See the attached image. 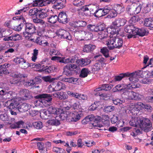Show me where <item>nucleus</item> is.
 Listing matches in <instances>:
<instances>
[{"label": "nucleus", "mask_w": 153, "mask_h": 153, "mask_svg": "<svg viewBox=\"0 0 153 153\" xmlns=\"http://www.w3.org/2000/svg\"><path fill=\"white\" fill-rule=\"evenodd\" d=\"M105 42L109 49L112 50L121 48L123 45V40L122 39L116 36L109 38Z\"/></svg>", "instance_id": "1"}, {"label": "nucleus", "mask_w": 153, "mask_h": 153, "mask_svg": "<svg viewBox=\"0 0 153 153\" xmlns=\"http://www.w3.org/2000/svg\"><path fill=\"white\" fill-rule=\"evenodd\" d=\"M52 95L48 94H41L35 96L34 97L37 100L34 101L35 105H44L48 102H50L52 100Z\"/></svg>", "instance_id": "2"}, {"label": "nucleus", "mask_w": 153, "mask_h": 153, "mask_svg": "<svg viewBox=\"0 0 153 153\" xmlns=\"http://www.w3.org/2000/svg\"><path fill=\"white\" fill-rule=\"evenodd\" d=\"M127 20L123 18H118L112 22L110 26V28L113 29V32L115 34H119L120 31L119 27L124 25L126 23Z\"/></svg>", "instance_id": "3"}, {"label": "nucleus", "mask_w": 153, "mask_h": 153, "mask_svg": "<svg viewBox=\"0 0 153 153\" xmlns=\"http://www.w3.org/2000/svg\"><path fill=\"white\" fill-rule=\"evenodd\" d=\"M20 19L23 20V23H25V33L27 34L28 37H30L31 35L32 36H34V35H36L35 34L36 28L35 26L32 23H26V21L25 18L21 16L20 18Z\"/></svg>", "instance_id": "4"}, {"label": "nucleus", "mask_w": 153, "mask_h": 153, "mask_svg": "<svg viewBox=\"0 0 153 153\" xmlns=\"http://www.w3.org/2000/svg\"><path fill=\"white\" fill-rule=\"evenodd\" d=\"M139 128L142 130L147 132L150 131L152 128V123L148 118H143L140 119Z\"/></svg>", "instance_id": "5"}, {"label": "nucleus", "mask_w": 153, "mask_h": 153, "mask_svg": "<svg viewBox=\"0 0 153 153\" xmlns=\"http://www.w3.org/2000/svg\"><path fill=\"white\" fill-rule=\"evenodd\" d=\"M143 73V71L141 70L131 73H127L126 74V76L129 77V79L130 81L136 82L138 81L139 78L143 77L142 74Z\"/></svg>", "instance_id": "6"}, {"label": "nucleus", "mask_w": 153, "mask_h": 153, "mask_svg": "<svg viewBox=\"0 0 153 153\" xmlns=\"http://www.w3.org/2000/svg\"><path fill=\"white\" fill-rule=\"evenodd\" d=\"M129 109V111L132 115H137L140 111L141 107L143 108L144 110L149 112H151L152 111V107L151 106H141V107H139V106H131Z\"/></svg>", "instance_id": "7"}, {"label": "nucleus", "mask_w": 153, "mask_h": 153, "mask_svg": "<svg viewBox=\"0 0 153 153\" xmlns=\"http://www.w3.org/2000/svg\"><path fill=\"white\" fill-rule=\"evenodd\" d=\"M83 115L82 112L80 111H77L76 110L73 113H69V119L71 121L76 122L79 120L81 117Z\"/></svg>", "instance_id": "8"}, {"label": "nucleus", "mask_w": 153, "mask_h": 153, "mask_svg": "<svg viewBox=\"0 0 153 153\" xmlns=\"http://www.w3.org/2000/svg\"><path fill=\"white\" fill-rule=\"evenodd\" d=\"M67 0H52L51 1L52 4H54V8L59 9L63 8L65 7Z\"/></svg>", "instance_id": "9"}, {"label": "nucleus", "mask_w": 153, "mask_h": 153, "mask_svg": "<svg viewBox=\"0 0 153 153\" xmlns=\"http://www.w3.org/2000/svg\"><path fill=\"white\" fill-rule=\"evenodd\" d=\"M52 0H34L33 1L31 4L33 7H42L45 6L46 4V1L47 4H50L51 3V1Z\"/></svg>", "instance_id": "10"}, {"label": "nucleus", "mask_w": 153, "mask_h": 153, "mask_svg": "<svg viewBox=\"0 0 153 153\" xmlns=\"http://www.w3.org/2000/svg\"><path fill=\"white\" fill-rule=\"evenodd\" d=\"M52 85L55 86L54 87H53L52 88L53 91H56L61 90H64L66 88V85L60 81L55 82L54 83L52 84Z\"/></svg>", "instance_id": "11"}, {"label": "nucleus", "mask_w": 153, "mask_h": 153, "mask_svg": "<svg viewBox=\"0 0 153 153\" xmlns=\"http://www.w3.org/2000/svg\"><path fill=\"white\" fill-rule=\"evenodd\" d=\"M13 61L16 64H21V68H22L25 69L29 66L28 63L23 58L19 57H16L14 59Z\"/></svg>", "instance_id": "12"}, {"label": "nucleus", "mask_w": 153, "mask_h": 153, "mask_svg": "<svg viewBox=\"0 0 153 153\" xmlns=\"http://www.w3.org/2000/svg\"><path fill=\"white\" fill-rule=\"evenodd\" d=\"M101 117L99 116H97L95 117L94 118V123H93V125L95 127H98L100 128H101L100 129V130H105V129L104 128L103 126L100 124V122L101 120Z\"/></svg>", "instance_id": "13"}, {"label": "nucleus", "mask_w": 153, "mask_h": 153, "mask_svg": "<svg viewBox=\"0 0 153 153\" xmlns=\"http://www.w3.org/2000/svg\"><path fill=\"white\" fill-rule=\"evenodd\" d=\"M125 94L128 95V98L130 100H137L140 98L141 95L138 93L133 91L125 92Z\"/></svg>", "instance_id": "14"}, {"label": "nucleus", "mask_w": 153, "mask_h": 153, "mask_svg": "<svg viewBox=\"0 0 153 153\" xmlns=\"http://www.w3.org/2000/svg\"><path fill=\"white\" fill-rule=\"evenodd\" d=\"M58 17V20L59 22L64 24L68 22L67 16L65 12H61L59 14Z\"/></svg>", "instance_id": "15"}, {"label": "nucleus", "mask_w": 153, "mask_h": 153, "mask_svg": "<svg viewBox=\"0 0 153 153\" xmlns=\"http://www.w3.org/2000/svg\"><path fill=\"white\" fill-rule=\"evenodd\" d=\"M87 10H88V8H87V6H84L78 10V13L80 18H83L89 15L86 13Z\"/></svg>", "instance_id": "16"}, {"label": "nucleus", "mask_w": 153, "mask_h": 153, "mask_svg": "<svg viewBox=\"0 0 153 153\" xmlns=\"http://www.w3.org/2000/svg\"><path fill=\"white\" fill-rule=\"evenodd\" d=\"M57 115H59V117L60 118V120H64L66 119L67 120H69V113L67 111H63V109H61V111H59Z\"/></svg>", "instance_id": "17"}, {"label": "nucleus", "mask_w": 153, "mask_h": 153, "mask_svg": "<svg viewBox=\"0 0 153 153\" xmlns=\"http://www.w3.org/2000/svg\"><path fill=\"white\" fill-rule=\"evenodd\" d=\"M91 60L87 58H81L78 59L77 63L79 65L84 66L89 64L91 62Z\"/></svg>", "instance_id": "18"}, {"label": "nucleus", "mask_w": 153, "mask_h": 153, "mask_svg": "<svg viewBox=\"0 0 153 153\" xmlns=\"http://www.w3.org/2000/svg\"><path fill=\"white\" fill-rule=\"evenodd\" d=\"M96 60L97 63H99L100 64L101 67L105 66L106 64L105 59L102 57L100 55H97L94 56Z\"/></svg>", "instance_id": "19"}, {"label": "nucleus", "mask_w": 153, "mask_h": 153, "mask_svg": "<svg viewBox=\"0 0 153 153\" xmlns=\"http://www.w3.org/2000/svg\"><path fill=\"white\" fill-rule=\"evenodd\" d=\"M38 16L40 19H44L47 17L48 15L47 10L45 9H39Z\"/></svg>", "instance_id": "20"}, {"label": "nucleus", "mask_w": 153, "mask_h": 153, "mask_svg": "<svg viewBox=\"0 0 153 153\" xmlns=\"http://www.w3.org/2000/svg\"><path fill=\"white\" fill-rule=\"evenodd\" d=\"M140 119L137 117H132L129 122L130 125L131 126L139 127Z\"/></svg>", "instance_id": "21"}, {"label": "nucleus", "mask_w": 153, "mask_h": 153, "mask_svg": "<svg viewBox=\"0 0 153 153\" xmlns=\"http://www.w3.org/2000/svg\"><path fill=\"white\" fill-rule=\"evenodd\" d=\"M68 65L72 71H73L74 74H77L80 72V69L79 66L73 63L68 64Z\"/></svg>", "instance_id": "22"}, {"label": "nucleus", "mask_w": 153, "mask_h": 153, "mask_svg": "<svg viewBox=\"0 0 153 153\" xmlns=\"http://www.w3.org/2000/svg\"><path fill=\"white\" fill-rule=\"evenodd\" d=\"M54 97L60 100L64 99L66 98V94L63 91H59L53 93L52 94Z\"/></svg>", "instance_id": "23"}, {"label": "nucleus", "mask_w": 153, "mask_h": 153, "mask_svg": "<svg viewBox=\"0 0 153 153\" xmlns=\"http://www.w3.org/2000/svg\"><path fill=\"white\" fill-rule=\"evenodd\" d=\"M136 27L133 25H130L125 26V31L129 33L135 34V33Z\"/></svg>", "instance_id": "24"}, {"label": "nucleus", "mask_w": 153, "mask_h": 153, "mask_svg": "<svg viewBox=\"0 0 153 153\" xmlns=\"http://www.w3.org/2000/svg\"><path fill=\"white\" fill-rule=\"evenodd\" d=\"M113 9L119 14L121 13L124 10V7L122 4H115L114 5Z\"/></svg>", "instance_id": "25"}, {"label": "nucleus", "mask_w": 153, "mask_h": 153, "mask_svg": "<svg viewBox=\"0 0 153 153\" xmlns=\"http://www.w3.org/2000/svg\"><path fill=\"white\" fill-rule=\"evenodd\" d=\"M148 33L147 31L144 28L139 29L138 28H136L135 33V34L136 35L143 36L147 35Z\"/></svg>", "instance_id": "26"}, {"label": "nucleus", "mask_w": 153, "mask_h": 153, "mask_svg": "<svg viewBox=\"0 0 153 153\" xmlns=\"http://www.w3.org/2000/svg\"><path fill=\"white\" fill-rule=\"evenodd\" d=\"M96 46L94 45H86L83 47V51L84 52H89L93 51L96 48Z\"/></svg>", "instance_id": "27"}, {"label": "nucleus", "mask_w": 153, "mask_h": 153, "mask_svg": "<svg viewBox=\"0 0 153 153\" xmlns=\"http://www.w3.org/2000/svg\"><path fill=\"white\" fill-rule=\"evenodd\" d=\"M37 144L39 149L41 150V153H48L47 148L45 147L44 143L43 142H38Z\"/></svg>", "instance_id": "28"}, {"label": "nucleus", "mask_w": 153, "mask_h": 153, "mask_svg": "<svg viewBox=\"0 0 153 153\" xmlns=\"http://www.w3.org/2000/svg\"><path fill=\"white\" fill-rule=\"evenodd\" d=\"M17 99H13L10 100H9L7 101L3 102L4 104H2L3 105H19L20 104L19 102H17Z\"/></svg>", "instance_id": "29"}, {"label": "nucleus", "mask_w": 153, "mask_h": 153, "mask_svg": "<svg viewBox=\"0 0 153 153\" xmlns=\"http://www.w3.org/2000/svg\"><path fill=\"white\" fill-rule=\"evenodd\" d=\"M24 123V122L23 121H19L15 123H13L12 125L10 126L9 128L12 129L20 128L23 125Z\"/></svg>", "instance_id": "30"}, {"label": "nucleus", "mask_w": 153, "mask_h": 153, "mask_svg": "<svg viewBox=\"0 0 153 153\" xmlns=\"http://www.w3.org/2000/svg\"><path fill=\"white\" fill-rule=\"evenodd\" d=\"M47 111L50 114H59V111H61V108H57L53 107L52 106L50 107L48 109Z\"/></svg>", "instance_id": "31"}, {"label": "nucleus", "mask_w": 153, "mask_h": 153, "mask_svg": "<svg viewBox=\"0 0 153 153\" xmlns=\"http://www.w3.org/2000/svg\"><path fill=\"white\" fill-rule=\"evenodd\" d=\"M62 81L71 83L73 84H75L78 80V79L76 78H74L73 77L70 78H64L62 80Z\"/></svg>", "instance_id": "32"}, {"label": "nucleus", "mask_w": 153, "mask_h": 153, "mask_svg": "<svg viewBox=\"0 0 153 153\" xmlns=\"http://www.w3.org/2000/svg\"><path fill=\"white\" fill-rule=\"evenodd\" d=\"M136 1L134 2L132 4L133 7L134 8V14H137L140 12L141 9V6L140 4H138L136 3Z\"/></svg>", "instance_id": "33"}, {"label": "nucleus", "mask_w": 153, "mask_h": 153, "mask_svg": "<svg viewBox=\"0 0 153 153\" xmlns=\"http://www.w3.org/2000/svg\"><path fill=\"white\" fill-rule=\"evenodd\" d=\"M90 71L87 68H83L81 71L79 76L81 78H85L87 77L88 74H90Z\"/></svg>", "instance_id": "34"}, {"label": "nucleus", "mask_w": 153, "mask_h": 153, "mask_svg": "<svg viewBox=\"0 0 153 153\" xmlns=\"http://www.w3.org/2000/svg\"><path fill=\"white\" fill-rule=\"evenodd\" d=\"M20 93L21 95L24 96V99L25 100H27L28 98L30 97L29 91L27 89L21 90Z\"/></svg>", "instance_id": "35"}, {"label": "nucleus", "mask_w": 153, "mask_h": 153, "mask_svg": "<svg viewBox=\"0 0 153 153\" xmlns=\"http://www.w3.org/2000/svg\"><path fill=\"white\" fill-rule=\"evenodd\" d=\"M125 84H118L117 85L115 88H113V91L114 92L117 91H120L122 90H125Z\"/></svg>", "instance_id": "36"}, {"label": "nucleus", "mask_w": 153, "mask_h": 153, "mask_svg": "<svg viewBox=\"0 0 153 153\" xmlns=\"http://www.w3.org/2000/svg\"><path fill=\"white\" fill-rule=\"evenodd\" d=\"M42 68L41 70V71H43L45 73H50L53 70L52 66H42Z\"/></svg>", "instance_id": "37"}, {"label": "nucleus", "mask_w": 153, "mask_h": 153, "mask_svg": "<svg viewBox=\"0 0 153 153\" xmlns=\"http://www.w3.org/2000/svg\"><path fill=\"white\" fill-rule=\"evenodd\" d=\"M100 52L105 57L108 58L109 56V51L106 47H104L100 49Z\"/></svg>", "instance_id": "38"}, {"label": "nucleus", "mask_w": 153, "mask_h": 153, "mask_svg": "<svg viewBox=\"0 0 153 153\" xmlns=\"http://www.w3.org/2000/svg\"><path fill=\"white\" fill-rule=\"evenodd\" d=\"M99 38L102 40L103 41L105 39H106L108 36V33L105 30V31L100 32L99 33Z\"/></svg>", "instance_id": "39"}, {"label": "nucleus", "mask_w": 153, "mask_h": 153, "mask_svg": "<svg viewBox=\"0 0 153 153\" xmlns=\"http://www.w3.org/2000/svg\"><path fill=\"white\" fill-rule=\"evenodd\" d=\"M18 107H16L19 111L23 112L27 111L30 109L31 106H18Z\"/></svg>", "instance_id": "40"}, {"label": "nucleus", "mask_w": 153, "mask_h": 153, "mask_svg": "<svg viewBox=\"0 0 153 153\" xmlns=\"http://www.w3.org/2000/svg\"><path fill=\"white\" fill-rule=\"evenodd\" d=\"M102 11L104 16L108 14L111 10L113 9V7L112 6L108 5L105 7L104 8H102Z\"/></svg>", "instance_id": "41"}, {"label": "nucleus", "mask_w": 153, "mask_h": 153, "mask_svg": "<svg viewBox=\"0 0 153 153\" xmlns=\"http://www.w3.org/2000/svg\"><path fill=\"white\" fill-rule=\"evenodd\" d=\"M8 89L9 88L7 87H6L5 90H1L0 91V95H8L9 94H10V96H11L13 95V93L12 91H11L8 92Z\"/></svg>", "instance_id": "42"}, {"label": "nucleus", "mask_w": 153, "mask_h": 153, "mask_svg": "<svg viewBox=\"0 0 153 153\" xmlns=\"http://www.w3.org/2000/svg\"><path fill=\"white\" fill-rule=\"evenodd\" d=\"M4 111H8L9 110L11 114L12 115H16V113L15 112H14L12 111V109L10 108L12 107V108H16L18 106H4Z\"/></svg>", "instance_id": "43"}, {"label": "nucleus", "mask_w": 153, "mask_h": 153, "mask_svg": "<svg viewBox=\"0 0 153 153\" xmlns=\"http://www.w3.org/2000/svg\"><path fill=\"white\" fill-rule=\"evenodd\" d=\"M64 73L67 76L72 75V71L68 64L64 68Z\"/></svg>", "instance_id": "44"}, {"label": "nucleus", "mask_w": 153, "mask_h": 153, "mask_svg": "<svg viewBox=\"0 0 153 153\" xmlns=\"http://www.w3.org/2000/svg\"><path fill=\"white\" fill-rule=\"evenodd\" d=\"M75 24L76 27H84L87 25V22L85 21H78L75 22Z\"/></svg>", "instance_id": "45"}, {"label": "nucleus", "mask_w": 153, "mask_h": 153, "mask_svg": "<svg viewBox=\"0 0 153 153\" xmlns=\"http://www.w3.org/2000/svg\"><path fill=\"white\" fill-rule=\"evenodd\" d=\"M51 59L53 60L57 61L61 63H66L65 59L63 57L54 56L51 57Z\"/></svg>", "instance_id": "46"}, {"label": "nucleus", "mask_w": 153, "mask_h": 153, "mask_svg": "<svg viewBox=\"0 0 153 153\" xmlns=\"http://www.w3.org/2000/svg\"><path fill=\"white\" fill-rule=\"evenodd\" d=\"M48 21L50 23L54 24L58 20V16L56 15H52L47 18Z\"/></svg>", "instance_id": "47"}, {"label": "nucleus", "mask_w": 153, "mask_h": 153, "mask_svg": "<svg viewBox=\"0 0 153 153\" xmlns=\"http://www.w3.org/2000/svg\"><path fill=\"white\" fill-rule=\"evenodd\" d=\"M10 65L9 64L6 63L4 65H0V73L5 74L7 70L6 68L8 67Z\"/></svg>", "instance_id": "48"}, {"label": "nucleus", "mask_w": 153, "mask_h": 153, "mask_svg": "<svg viewBox=\"0 0 153 153\" xmlns=\"http://www.w3.org/2000/svg\"><path fill=\"white\" fill-rule=\"evenodd\" d=\"M94 15L95 16L97 17H100L104 16L102 8L98 9L96 10L94 13Z\"/></svg>", "instance_id": "49"}, {"label": "nucleus", "mask_w": 153, "mask_h": 153, "mask_svg": "<svg viewBox=\"0 0 153 153\" xmlns=\"http://www.w3.org/2000/svg\"><path fill=\"white\" fill-rule=\"evenodd\" d=\"M42 79L45 82L49 83H51L56 79L55 78H52L50 76H43L42 77Z\"/></svg>", "instance_id": "50"}, {"label": "nucleus", "mask_w": 153, "mask_h": 153, "mask_svg": "<svg viewBox=\"0 0 153 153\" xmlns=\"http://www.w3.org/2000/svg\"><path fill=\"white\" fill-rule=\"evenodd\" d=\"M53 151L55 153H66L65 150L63 149L57 147H53Z\"/></svg>", "instance_id": "51"}, {"label": "nucleus", "mask_w": 153, "mask_h": 153, "mask_svg": "<svg viewBox=\"0 0 153 153\" xmlns=\"http://www.w3.org/2000/svg\"><path fill=\"white\" fill-rule=\"evenodd\" d=\"M100 64L97 62L91 68V71L93 72H95L96 71H99L101 67Z\"/></svg>", "instance_id": "52"}, {"label": "nucleus", "mask_w": 153, "mask_h": 153, "mask_svg": "<svg viewBox=\"0 0 153 153\" xmlns=\"http://www.w3.org/2000/svg\"><path fill=\"white\" fill-rule=\"evenodd\" d=\"M84 3V0H74L73 2V4L77 7L82 6Z\"/></svg>", "instance_id": "53"}, {"label": "nucleus", "mask_w": 153, "mask_h": 153, "mask_svg": "<svg viewBox=\"0 0 153 153\" xmlns=\"http://www.w3.org/2000/svg\"><path fill=\"white\" fill-rule=\"evenodd\" d=\"M33 37L31 36V37H30V38L28 39L29 40L34 42H35L36 43L40 44H42V41L40 37H36V38H33Z\"/></svg>", "instance_id": "54"}, {"label": "nucleus", "mask_w": 153, "mask_h": 153, "mask_svg": "<svg viewBox=\"0 0 153 153\" xmlns=\"http://www.w3.org/2000/svg\"><path fill=\"white\" fill-rule=\"evenodd\" d=\"M87 6V8H88V10L86 11H89L90 12L91 14H94V10H95L96 8V6L94 5L89 4L88 5H86Z\"/></svg>", "instance_id": "55"}, {"label": "nucleus", "mask_w": 153, "mask_h": 153, "mask_svg": "<svg viewBox=\"0 0 153 153\" xmlns=\"http://www.w3.org/2000/svg\"><path fill=\"white\" fill-rule=\"evenodd\" d=\"M48 123L49 124L53 126H57L60 124L59 121L56 119L50 120L48 121Z\"/></svg>", "instance_id": "56"}, {"label": "nucleus", "mask_w": 153, "mask_h": 153, "mask_svg": "<svg viewBox=\"0 0 153 153\" xmlns=\"http://www.w3.org/2000/svg\"><path fill=\"white\" fill-rule=\"evenodd\" d=\"M134 8L133 7V5L131 4L130 6H127L126 8V11L130 15H133L134 14Z\"/></svg>", "instance_id": "57"}, {"label": "nucleus", "mask_w": 153, "mask_h": 153, "mask_svg": "<svg viewBox=\"0 0 153 153\" xmlns=\"http://www.w3.org/2000/svg\"><path fill=\"white\" fill-rule=\"evenodd\" d=\"M78 57H72L69 58L68 59H65L66 63L71 62L74 63L76 62L77 63V61H78Z\"/></svg>", "instance_id": "58"}, {"label": "nucleus", "mask_w": 153, "mask_h": 153, "mask_svg": "<svg viewBox=\"0 0 153 153\" xmlns=\"http://www.w3.org/2000/svg\"><path fill=\"white\" fill-rule=\"evenodd\" d=\"M34 127L37 129L41 128L42 127V123L40 121L34 122L33 123Z\"/></svg>", "instance_id": "59"}, {"label": "nucleus", "mask_w": 153, "mask_h": 153, "mask_svg": "<svg viewBox=\"0 0 153 153\" xmlns=\"http://www.w3.org/2000/svg\"><path fill=\"white\" fill-rule=\"evenodd\" d=\"M39 9H37L34 8L30 10L29 11V15L31 16L34 15H38Z\"/></svg>", "instance_id": "60"}, {"label": "nucleus", "mask_w": 153, "mask_h": 153, "mask_svg": "<svg viewBox=\"0 0 153 153\" xmlns=\"http://www.w3.org/2000/svg\"><path fill=\"white\" fill-rule=\"evenodd\" d=\"M85 31L83 30L76 31V32L75 33L74 35V36H79L85 38Z\"/></svg>", "instance_id": "61"}, {"label": "nucleus", "mask_w": 153, "mask_h": 153, "mask_svg": "<svg viewBox=\"0 0 153 153\" xmlns=\"http://www.w3.org/2000/svg\"><path fill=\"white\" fill-rule=\"evenodd\" d=\"M114 108L113 106H107L104 108V112L108 113L114 110Z\"/></svg>", "instance_id": "62"}, {"label": "nucleus", "mask_w": 153, "mask_h": 153, "mask_svg": "<svg viewBox=\"0 0 153 153\" xmlns=\"http://www.w3.org/2000/svg\"><path fill=\"white\" fill-rule=\"evenodd\" d=\"M88 30L92 32H97V26L94 25H89L87 26Z\"/></svg>", "instance_id": "63"}, {"label": "nucleus", "mask_w": 153, "mask_h": 153, "mask_svg": "<svg viewBox=\"0 0 153 153\" xmlns=\"http://www.w3.org/2000/svg\"><path fill=\"white\" fill-rule=\"evenodd\" d=\"M103 90L107 91L110 90L112 88L111 84H105L102 85Z\"/></svg>", "instance_id": "64"}]
</instances>
